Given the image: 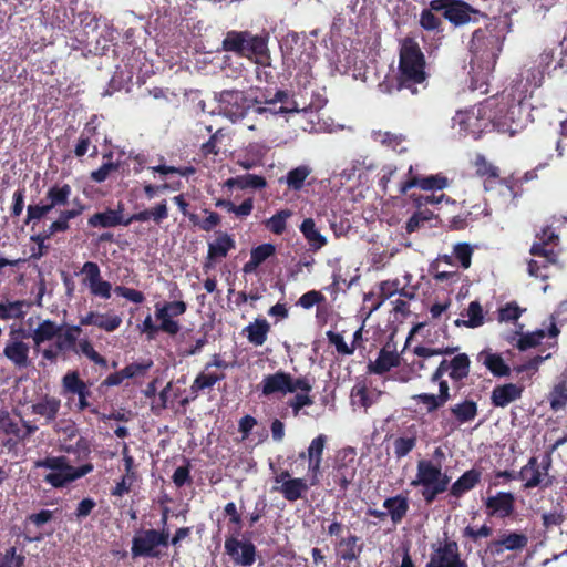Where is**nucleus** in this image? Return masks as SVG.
I'll return each instance as SVG.
<instances>
[{"label":"nucleus","instance_id":"f257e3e1","mask_svg":"<svg viewBox=\"0 0 567 567\" xmlns=\"http://www.w3.org/2000/svg\"><path fill=\"white\" fill-rule=\"evenodd\" d=\"M427 79L425 55L419 42L413 37H405L400 42L396 74L385 76L378 84V89L388 95H395L405 90L414 96L427 87Z\"/></svg>","mask_w":567,"mask_h":567},{"label":"nucleus","instance_id":"f03ea898","mask_svg":"<svg viewBox=\"0 0 567 567\" xmlns=\"http://www.w3.org/2000/svg\"><path fill=\"white\" fill-rule=\"evenodd\" d=\"M485 107L492 120V128L498 133L514 136L532 122L529 104L512 93L503 92L501 95L486 99Z\"/></svg>","mask_w":567,"mask_h":567},{"label":"nucleus","instance_id":"7ed1b4c3","mask_svg":"<svg viewBox=\"0 0 567 567\" xmlns=\"http://www.w3.org/2000/svg\"><path fill=\"white\" fill-rule=\"evenodd\" d=\"M32 341L33 350L51 363H55L60 358L65 359L66 354L76 348L73 338L62 333V324L51 319L42 320L32 330Z\"/></svg>","mask_w":567,"mask_h":567},{"label":"nucleus","instance_id":"20e7f679","mask_svg":"<svg viewBox=\"0 0 567 567\" xmlns=\"http://www.w3.org/2000/svg\"><path fill=\"white\" fill-rule=\"evenodd\" d=\"M34 466L37 468L50 470V472L43 476V481L54 488L66 487L71 483L92 473L94 470L92 462H85L74 466L71 460L65 455H47L35 461Z\"/></svg>","mask_w":567,"mask_h":567},{"label":"nucleus","instance_id":"39448f33","mask_svg":"<svg viewBox=\"0 0 567 567\" xmlns=\"http://www.w3.org/2000/svg\"><path fill=\"white\" fill-rule=\"evenodd\" d=\"M168 216L167 200L162 199L154 207L134 213L126 219L123 217V208L121 206L117 209L107 208L104 212L93 214L87 219V225L92 228H111L120 225L128 226L134 221L145 223L148 220L161 225Z\"/></svg>","mask_w":567,"mask_h":567},{"label":"nucleus","instance_id":"423d86ee","mask_svg":"<svg viewBox=\"0 0 567 567\" xmlns=\"http://www.w3.org/2000/svg\"><path fill=\"white\" fill-rule=\"evenodd\" d=\"M223 50L240 58L266 64L269 59L268 38L250 31H228L221 43Z\"/></svg>","mask_w":567,"mask_h":567},{"label":"nucleus","instance_id":"0eeeda50","mask_svg":"<svg viewBox=\"0 0 567 567\" xmlns=\"http://www.w3.org/2000/svg\"><path fill=\"white\" fill-rule=\"evenodd\" d=\"M451 478L442 472L440 464L432 461L421 460L416 465L415 478L410 485L413 487L421 486V495L425 504L431 505L440 494L447 491Z\"/></svg>","mask_w":567,"mask_h":567},{"label":"nucleus","instance_id":"6e6552de","mask_svg":"<svg viewBox=\"0 0 567 567\" xmlns=\"http://www.w3.org/2000/svg\"><path fill=\"white\" fill-rule=\"evenodd\" d=\"M504 39L505 37L491 22L473 32L468 50L473 58L487 64H494L503 49Z\"/></svg>","mask_w":567,"mask_h":567},{"label":"nucleus","instance_id":"1a4fd4ad","mask_svg":"<svg viewBox=\"0 0 567 567\" xmlns=\"http://www.w3.org/2000/svg\"><path fill=\"white\" fill-rule=\"evenodd\" d=\"M168 535V528H140L132 538V557L159 559L163 556V549L169 547Z\"/></svg>","mask_w":567,"mask_h":567},{"label":"nucleus","instance_id":"9d476101","mask_svg":"<svg viewBox=\"0 0 567 567\" xmlns=\"http://www.w3.org/2000/svg\"><path fill=\"white\" fill-rule=\"evenodd\" d=\"M553 465L551 452H546L538 457L532 456L527 463L517 472V478L524 482V489H533L539 487L542 489L549 488L555 483V476L549 474Z\"/></svg>","mask_w":567,"mask_h":567},{"label":"nucleus","instance_id":"9b49d317","mask_svg":"<svg viewBox=\"0 0 567 567\" xmlns=\"http://www.w3.org/2000/svg\"><path fill=\"white\" fill-rule=\"evenodd\" d=\"M224 550L234 566L251 567L258 558L256 545L241 532H230L226 535Z\"/></svg>","mask_w":567,"mask_h":567},{"label":"nucleus","instance_id":"f8f14e48","mask_svg":"<svg viewBox=\"0 0 567 567\" xmlns=\"http://www.w3.org/2000/svg\"><path fill=\"white\" fill-rule=\"evenodd\" d=\"M261 391L266 396L281 393H295L297 391H312V380L307 375L293 378L289 372L278 370L265 375L261 382Z\"/></svg>","mask_w":567,"mask_h":567},{"label":"nucleus","instance_id":"ddd939ff","mask_svg":"<svg viewBox=\"0 0 567 567\" xmlns=\"http://www.w3.org/2000/svg\"><path fill=\"white\" fill-rule=\"evenodd\" d=\"M485 106L486 100L471 110L458 111L453 117V125L458 126L460 132L474 138H478L484 132L494 131Z\"/></svg>","mask_w":567,"mask_h":567},{"label":"nucleus","instance_id":"4468645a","mask_svg":"<svg viewBox=\"0 0 567 567\" xmlns=\"http://www.w3.org/2000/svg\"><path fill=\"white\" fill-rule=\"evenodd\" d=\"M432 6L442 10V17L455 28L486 18L485 13L463 0H432Z\"/></svg>","mask_w":567,"mask_h":567},{"label":"nucleus","instance_id":"2eb2a0df","mask_svg":"<svg viewBox=\"0 0 567 567\" xmlns=\"http://www.w3.org/2000/svg\"><path fill=\"white\" fill-rule=\"evenodd\" d=\"M219 103L224 114L235 122L244 118L247 112L260 102L257 99H249L243 91L224 90L220 92Z\"/></svg>","mask_w":567,"mask_h":567},{"label":"nucleus","instance_id":"dca6fc26","mask_svg":"<svg viewBox=\"0 0 567 567\" xmlns=\"http://www.w3.org/2000/svg\"><path fill=\"white\" fill-rule=\"evenodd\" d=\"M529 252L537 259L528 261V274L532 277L547 280L550 276L549 268L558 262V254L554 248H546L543 244H533Z\"/></svg>","mask_w":567,"mask_h":567},{"label":"nucleus","instance_id":"f3484780","mask_svg":"<svg viewBox=\"0 0 567 567\" xmlns=\"http://www.w3.org/2000/svg\"><path fill=\"white\" fill-rule=\"evenodd\" d=\"M186 310L187 305L182 300L165 302L163 305L156 303L155 317L161 321L162 331L169 336H176L181 330V326L176 320H173V318L184 315Z\"/></svg>","mask_w":567,"mask_h":567},{"label":"nucleus","instance_id":"a211bd4d","mask_svg":"<svg viewBox=\"0 0 567 567\" xmlns=\"http://www.w3.org/2000/svg\"><path fill=\"white\" fill-rule=\"evenodd\" d=\"M80 274L84 276L82 282L89 288L92 296L105 300L111 298L112 285L102 278L100 266L96 262L85 261Z\"/></svg>","mask_w":567,"mask_h":567},{"label":"nucleus","instance_id":"6ab92c4d","mask_svg":"<svg viewBox=\"0 0 567 567\" xmlns=\"http://www.w3.org/2000/svg\"><path fill=\"white\" fill-rule=\"evenodd\" d=\"M427 567H468L461 558L458 545L455 540H445L430 557Z\"/></svg>","mask_w":567,"mask_h":567},{"label":"nucleus","instance_id":"aec40b11","mask_svg":"<svg viewBox=\"0 0 567 567\" xmlns=\"http://www.w3.org/2000/svg\"><path fill=\"white\" fill-rule=\"evenodd\" d=\"M454 420L445 417V411L442 412L443 420L441 422L444 429L454 431L457 425L470 423L475 420L478 414L477 403L474 400L465 399L449 409Z\"/></svg>","mask_w":567,"mask_h":567},{"label":"nucleus","instance_id":"412c9836","mask_svg":"<svg viewBox=\"0 0 567 567\" xmlns=\"http://www.w3.org/2000/svg\"><path fill=\"white\" fill-rule=\"evenodd\" d=\"M408 178L400 185V194L405 195L413 187H420L423 190H442L447 187L449 181L441 174L421 176L413 175V166L408 171Z\"/></svg>","mask_w":567,"mask_h":567},{"label":"nucleus","instance_id":"4be33fe9","mask_svg":"<svg viewBox=\"0 0 567 567\" xmlns=\"http://www.w3.org/2000/svg\"><path fill=\"white\" fill-rule=\"evenodd\" d=\"M486 514L498 518H506L515 512V496L511 492H498L484 501Z\"/></svg>","mask_w":567,"mask_h":567},{"label":"nucleus","instance_id":"5701e85b","mask_svg":"<svg viewBox=\"0 0 567 567\" xmlns=\"http://www.w3.org/2000/svg\"><path fill=\"white\" fill-rule=\"evenodd\" d=\"M29 353L30 347L23 340H8L3 348V355L18 370H25L31 365Z\"/></svg>","mask_w":567,"mask_h":567},{"label":"nucleus","instance_id":"b1692460","mask_svg":"<svg viewBox=\"0 0 567 567\" xmlns=\"http://www.w3.org/2000/svg\"><path fill=\"white\" fill-rule=\"evenodd\" d=\"M442 363H445V370L449 378L456 385L461 388V383L466 379L471 371V359L466 353H457L452 359H443Z\"/></svg>","mask_w":567,"mask_h":567},{"label":"nucleus","instance_id":"393cba45","mask_svg":"<svg viewBox=\"0 0 567 567\" xmlns=\"http://www.w3.org/2000/svg\"><path fill=\"white\" fill-rule=\"evenodd\" d=\"M484 189L486 192L496 190L502 196L515 199L518 196V181L514 176L501 177L499 171L495 172L494 176H488L483 179Z\"/></svg>","mask_w":567,"mask_h":567},{"label":"nucleus","instance_id":"a878e982","mask_svg":"<svg viewBox=\"0 0 567 567\" xmlns=\"http://www.w3.org/2000/svg\"><path fill=\"white\" fill-rule=\"evenodd\" d=\"M236 247L234 238L227 233H220L213 243L208 244V251L204 268L206 270L214 267L213 261L225 258L228 252Z\"/></svg>","mask_w":567,"mask_h":567},{"label":"nucleus","instance_id":"bb28decb","mask_svg":"<svg viewBox=\"0 0 567 567\" xmlns=\"http://www.w3.org/2000/svg\"><path fill=\"white\" fill-rule=\"evenodd\" d=\"M80 323L82 326H95L106 332H113L121 327L122 318L111 311L105 313L89 311L84 317L80 318Z\"/></svg>","mask_w":567,"mask_h":567},{"label":"nucleus","instance_id":"cd10ccee","mask_svg":"<svg viewBox=\"0 0 567 567\" xmlns=\"http://www.w3.org/2000/svg\"><path fill=\"white\" fill-rule=\"evenodd\" d=\"M386 343L378 353L375 361L368 364V371L373 374L383 375L392 368H396L401 363V357L395 350H390Z\"/></svg>","mask_w":567,"mask_h":567},{"label":"nucleus","instance_id":"c85d7f7f","mask_svg":"<svg viewBox=\"0 0 567 567\" xmlns=\"http://www.w3.org/2000/svg\"><path fill=\"white\" fill-rule=\"evenodd\" d=\"M482 480V470L472 467L465 471L450 487L449 495L456 499L463 497L480 484Z\"/></svg>","mask_w":567,"mask_h":567},{"label":"nucleus","instance_id":"c756f323","mask_svg":"<svg viewBox=\"0 0 567 567\" xmlns=\"http://www.w3.org/2000/svg\"><path fill=\"white\" fill-rule=\"evenodd\" d=\"M524 386L516 383L496 385L491 393V403L495 408H506L522 398Z\"/></svg>","mask_w":567,"mask_h":567},{"label":"nucleus","instance_id":"7c9ffc66","mask_svg":"<svg viewBox=\"0 0 567 567\" xmlns=\"http://www.w3.org/2000/svg\"><path fill=\"white\" fill-rule=\"evenodd\" d=\"M360 537L349 534L336 543V553L339 560L352 563L359 559L363 551V544H359Z\"/></svg>","mask_w":567,"mask_h":567},{"label":"nucleus","instance_id":"2f4dec72","mask_svg":"<svg viewBox=\"0 0 567 567\" xmlns=\"http://www.w3.org/2000/svg\"><path fill=\"white\" fill-rule=\"evenodd\" d=\"M357 474V464L354 457L346 460V457L338 458L336 466L331 473L332 480L340 486L342 492H346L352 483Z\"/></svg>","mask_w":567,"mask_h":567},{"label":"nucleus","instance_id":"473e14b6","mask_svg":"<svg viewBox=\"0 0 567 567\" xmlns=\"http://www.w3.org/2000/svg\"><path fill=\"white\" fill-rule=\"evenodd\" d=\"M476 360L496 378L509 377L511 374L512 370L503 357L499 353L492 352L491 349L478 352Z\"/></svg>","mask_w":567,"mask_h":567},{"label":"nucleus","instance_id":"72a5a7b5","mask_svg":"<svg viewBox=\"0 0 567 567\" xmlns=\"http://www.w3.org/2000/svg\"><path fill=\"white\" fill-rule=\"evenodd\" d=\"M61 409V400L45 394L31 405V412L44 419L42 425H50L56 420Z\"/></svg>","mask_w":567,"mask_h":567},{"label":"nucleus","instance_id":"f704fd0d","mask_svg":"<svg viewBox=\"0 0 567 567\" xmlns=\"http://www.w3.org/2000/svg\"><path fill=\"white\" fill-rule=\"evenodd\" d=\"M60 451L68 455L74 456L73 462L79 465L85 462H91L90 457L92 454V444L84 436H79L74 443L61 442Z\"/></svg>","mask_w":567,"mask_h":567},{"label":"nucleus","instance_id":"c9c22d12","mask_svg":"<svg viewBox=\"0 0 567 567\" xmlns=\"http://www.w3.org/2000/svg\"><path fill=\"white\" fill-rule=\"evenodd\" d=\"M383 507L386 509L392 524L396 526L402 523L409 512V497L403 494L388 497L383 502Z\"/></svg>","mask_w":567,"mask_h":567},{"label":"nucleus","instance_id":"e433bc0d","mask_svg":"<svg viewBox=\"0 0 567 567\" xmlns=\"http://www.w3.org/2000/svg\"><path fill=\"white\" fill-rule=\"evenodd\" d=\"M436 12L442 13V10H439L437 8L433 9L431 0L429 2V7L422 9L420 12L419 25L421 27L422 30L426 32H432L435 35L440 34L441 37H443V21L439 16L435 14Z\"/></svg>","mask_w":567,"mask_h":567},{"label":"nucleus","instance_id":"4c0bfd02","mask_svg":"<svg viewBox=\"0 0 567 567\" xmlns=\"http://www.w3.org/2000/svg\"><path fill=\"white\" fill-rule=\"evenodd\" d=\"M299 228L309 245L310 251L317 252L327 245V238L317 229L312 218L303 219Z\"/></svg>","mask_w":567,"mask_h":567},{"label":"nucleus","instance_id":"58836bf2","mask_svg":"<svg viewBox=\"0 0 567 567\" xmlns=\"http://www.w3.org/2000/svg\"><path fill=\"white\" fill-rule=\"evenodd\" d=\"M72 188L69 184H54L45 193L47 205L53 210L55 207L69 204Z\"/></svg>","mask_w":567,"mask_h":567},{"label":"nucleus","instance_id":"ea45409f","mask_svg":"<svg viewBox=\"0 0 567 567\" xmlns=\"http://www.w3.org/2000/svg\"><path fill=\"white\" fill-rule=\"evenodd\" d=\"M225 373L220 372H208L204 369L200 373H198L193 381L189 390L194 398L198 395L200 391L206 389H212L216 383L225 379Z\"/></svg>","mask_w":567,"mask_h":567},{"label":"nucleus","instance_id":"a19ab883","mask_svg":"<svg viewBox=\"0 0 567 567\" xmlns=\"http://www.w3.org/2000/svg\"><path fill=\"white\" fill-rule=\"evenodd\" d=\"M247 339L254 346H262L266 340L268 332L270 331V324L264 318H257L252 323H249L245 330Z\"/></svg>","mask_w":567,"mask_h":567},{"label":"nucleus","instance_id":"79ce46f5","mask_svg":"<svg viewBox=\"0 0 567 567\" xmlns=\"http://www.w3.org/2000/svg\"><path fill=\"white\" fill-rule=\"evenodd\" d=\"M215 206L226 210L227 213H233L236 217L244 219L254 210V198L248 197L244 199L240 205H235L229 199L218 198L215 200Z\"/></svg>","mask_w":567,"mask_h":567},{"label":"nucleus","instance_id":"37998d69","mask_svg":"<svg viewBox=\"0 0 567 567\" xmlns=\"http://www.w3.org/2000/svg\"><path fill=\"white\" fill-rule=\"evenodd\" d=\"M278 489L287 501L296 502L302 497L309 486L305 478L298 477L285 481Z\"/></svg>","mask_w":567,"mask_h":567},{"label":"nucleus","instance_id":"c03bdc74","mask_svg":"<svg viewBox=\"0 0 567 567\" xmlns=\"http://www.w3.org/2000/svg\"><path fill=\"white\" fill-rule=\"evenodd\" d=\"M29 307L30 303L25 300L1 301L0 320L23 319Z\"/></svg>","mask_w":567,"mask_h":567},{"label":"nucleus","instance_id":"a18cd8bd","mask_svg":"<svg viewBox=\"0 0 567 567\" xmlns=\"http://www.w3.org/2000/svg\"><path fill=\"white\" fill-rule=\"evenodd\" d=\"M310 174L311 168L308 165H300L290 169L285 179L281 178L280 181H285L289 189L297 192L305 186V182Z\"/></svg>","mask_w":567,"mask_h":567},{"label":"nucleus","instance_id":"49530a36","mask_svg":"<svg viewBox=\"0 0 567 567\" xmlns=\"http://www.w3.org/2000/svg\"><path fill=\"white\" fill-rule=\"evenodd\" d=\"M113 153L107 152L103 154V159H106L97 169L92 171L90 174V178L95 183H103L105 182L109 176L117 172L120 168L118 162H112Z\"/></svg>","mask_w":567,"mask_h":567},{"label":"nucleus","instance_id":"de8ad7c7","mask_svg":"<svg viewBox=\"0 0 567 567\" xmlns=\"http://www.w3.org/2000/svg\"><path fill=\"white\" fill-rule=\"evenodd\" d=\"M292 216L288 208L278 210L264 221L265 227L275 235H282L287 229V220Z\"/></svg>","mask_w":567,"mask_h":567},{"label":"nucleus","instance_id":"09e8293b","mask_svg":"<svg viewBox=\"0 0 567 567\" xmlns=\"http://www.w3.org/2000/svg\"><path fill=\"white\" fill-rule=\"evenodd\" d=\"M328 442V436L326 434L317 435L309 444L306 451L299 453V458L308 461L312 460H323V451L326 449Z\"/></svg>","mask_w":567,"mask_h":567},{"label":"nucleus","instance_id":"8fccbe9b","mask_svg":"<svg viewBox=\"0 0 567 567\" xmlns=\"http://www.w3.org/2000/svg\"><path fill=\"white\" fill-rule=\"evenodd\" d=\"M0 433L12 436L6 442L7 446L16 445L18 436H20V425L9 414L8 411H0Z\"/></svg>","mask_w":567,"mask_h":567},{"label":"nucleus","instance_id":"3c124183","mask_svg":"<svg viewBox=\"0 0 567 567\" xmlns=\"http://www.w3.org/2000/svg\"><path fill=\"white\" fill-rule=\"evenodd\" d=\"M548 401L550 409L554 412H558L567 405V382L560 381L554 385L548 394Z\"/></svg>","mask_w":567,"mask_h":567},{"label":"nucleus","instance_id":"603ef678","mask_svg":"<svg viewBox=\"0 0 567 567\" xmlns=\"http://www.w3.org/2000/svg\"><path fill=\"white\" fill-rule=\"evenodd\" d=\"M87 384L80 378L78 371H68L62 378V389L65 394H80Z\"/></svg>","mask_w":567,"mask_h":567},{"label":"nucleus","instance_id":"864d4df0","mask_svg":"<svg viewBox=\"0 0 567 567\" xmlns=\"http://www.w3.org/2000/svg\"><path fill=\"white\" fill-rule=\"evenodd\" d=\"M462 208L464 213L467 215L470 221H474L480 219L481 217H485L491 215L488 209V204L485 199H480L477 203L471 204L470 200L464 199L462 202Z\"/></svg>","mask_w":567,"mask_h":567},{"label":"nucleus","instance_id":"5fc2aeb1","mask_svg":"<svg viewBox=\"0 0 567 567\" xmlns=\"http://www.w3.org/2000/svg\"><path fill=\"white\" fill-rule=\"evenodd\" d=\"M417 437L415 434L411 436H399L393 441L394 455L398 460L409 455L416 446Z\"/></svg>","mask_w":567,"mask_h":567},{"label":"nucleus","instance_id":"6e6d98bb","mask_svg":"<svg viewBox=\"0 0 567 567\" xmlns=\"http://www.w3.org/2000/svg\"><path fill=\"white\" fill-rule=\"evenodd\" d=\"M327 340L330 344L334 346L336 351L341 357L351 355L355 351L354 344H348L341 333L329 330L326 332Z\"/></svg>","mask_w":567,"mask_h":567},{"label":"nucleus","instance_id":"4d7b16f0","mask_svg":"<svg viewBox=\"0 0 567 567\" xmlns=\"http://www.w3.org/2000/svg\"><path fill=\"white\" fill-rule=\"evenodd\" d=\"M501 536L503 538V545H505L506 550H522L528 544V537L524 533L508 532L503 533Z\"/></svg>","mask_w":567,"mask_h":567},{"label":"nucleus","instance_id":"13d9d810","mask_svg":"<svg viewBox=\"0 0 567 567\" xmlns=\"http://www.w3.org/2000/svg\"><path fill=\"white\" fill-rule=\"evenodd\" d=\"M546 337V332L543 329H538L530 333H522L516 342V348L520 351H526L530 348H535L540 344L542 340Z\"/></svg>","mask_w":567,"mask_h":567},{"label":"nucleus","instance_id":"bf43d9fd","mask_svg":"<svg viewBox=\"0 0 567 567\" xmlns=\"http://www.w3.org/2000/svg\"><path fill=\"white\" fill-rule=\"evenodd\" d=\"M50 212V207L47 204H31L27 207V217L24 219L25 225H32V229L34 226L44 218Z\"/></svg>","mask_w":567,"mask_h":567},{"label":"nucleus","instance_id":"052dcab7","mask_svg":"<svg viewBox=\"0 0 567 567\" xmlns=\"http://www.w3.org/2000/svg\"><path fill=\"white\" fill-rule=\"evenodd\" d=\"M492 534H493V528L486 524H483L478 528L468 525L462 529V537L467 538L475 544H478L482 538H487V537L492 536Z\"/></svg>","mask_w":567,"mask_h":567},{"label":"nucleus","instance_id":"680f3d73","mask_svg":"<svg viewBox=\"0 0 567 567\" xmlns=\"http://www.w3.org/2000/svg\"><path fill=\"white\" fill-rule=\"evenodd\" d=\"M412 400L419 404H423L426 413L429 414L444 406V403L433 393L414 394Z\"/></svg>","mask_w":567,"mask_h":567},{"label":"nucleus","instance_id":"e2e57ef3","mask_svg":"<svg viewBox=\"0 0 567 567\" xmlns=\"http://www.w3.org/2000/svg\"><path fill=\"white\" fill-rule=\"evenodd\" d=\"M351 400L353 404H358L365 410L374 403L365 384H357L353 386L351 391Z\"/></svg>","mask_w":567,"mask_h":567},{"label":"nucleus","instance_id":"0e129e2a","mask_svg":"<svg viewBox=\"0 0 567 567\" xmlns=\"http://www.w3.org/2000/svg\"><path fill=\"white\" fill-rule=\"evenodd\" d=\"M311 391H299L293 398L288 401V405L292 410L293 416L300 414L301 409L313 404V399L310 395Z\"/></svg>","mask_w":567,"mask_h":567},{"label":"nucleus","instance_id":"69168bd1","mask_svg":"<svg viewBox=\"0 0 567 567\" xmlns=\"http://www.w3.org/2000/svg\"><path fill=\"white\" fill-rule=\"evenodd\" d=\"M474 168L475 174L483 179L488 176H494L495 172L499 171L497 166L489 163L482 154L476 155L474 159Z\"/></svg>","mask_w":567,"mask_h":567},{"label":"nucleus","instance_id":"338daca9","mask_svg":"<svg viewBox=\"0 0 567 567\" xmlns=\"http://www.w3.org/2000/svg\"><path fill=\"white\" fill-rule=\"evenodd\" d=\"M454 257L460 261L463 269H468L472 264L473 248L467 243H458L454 246Z\"/></svg>","mask_w":567,"mask_h":567},{"label":"nucleus","instance_id":"774afa93","mask_svg":"<svg viewBox=\"0 0 567 567\" xmlns=\"http://www.w3.org/2000/svg\"><path fill=\"white\" fill-rule=\"evenodd\" d=\"M24 561L25 557L21 554H17L16 547H10L0 558V567H23Z\"/></svg>","mask_w":567,"mask_h":567}]
</instances>
